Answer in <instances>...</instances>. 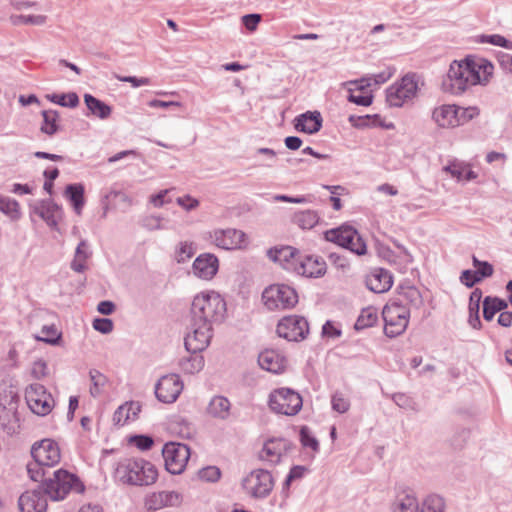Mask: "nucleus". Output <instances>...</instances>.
Returning a JSON list of instances; mask_svg holds the SVG:
<instances>
[{"label":"nucleus","mask_w":512,"mask_h":512,"mask_svg":"<svg viewBox=\"0 0 512 512\" xmlns=\"http://www.w3.org/2000/svg\"><path fill=\"white\" fill-rule=\"evenodd\" d=\"M25 400L30 410L40 416L48 415L54 407V399L46 388L38 383L25 389Z\"/></svg>","instance_id":"obj_13"},{"label":"nucleus","mask_w":512,"mask_h":512,"mask_svg":"<svg viewBox=\"0 0 512 512\" xmlns=\"http://www.w3.org/2000/svg\"><path fill=\"white\" fill-rule=\"evenodd\" d=\"M47 17L45 15H12L11 16V22L14 25H35V26H41L46 23Z\"/></svg>","instance_id":"obj_42"},{"label":"nucleus","mask_w":512,"mask_h":512,"mask_svg":"<svg viewBox=\"0 0 512 512\" xmlns=\"http://www.w3.org/2000/svg\"><path fill=\"white\" fill-rule=\"evenodd\" d=\"M194 252L195 250L192 243H182L179 248V261L191 258L194 255Z\"/></svg>","instance_id":"obj_59"},{"label":"nucleus","mask_w":512,"mask_h":512,"mask_svg":"<svg viewBox=\"0 0 512 512\" xmlns=\"http://www.w3.org/2000/svg\"><path fill=\"white\" fill-rule=\"evenodd\" d=\"M507 308V303L497 297H486L483 301V316L490 321L497 312Z\"/></svg>","instance_id":"obj_35"},{"label":"nucleus","mask_w":512,"mask_h":512,"mask_svg":"<svg viewBox=\"0 0 512 512\" xmlns=\"http://www.w3.org/2000/svg\"><path fill=\"white\" fill-rule=\"evenodd\" d=\"M90 380H91V387H90V393L93 397H97L102 395L106 387L108 386V379L105 375L100 373L97 370H91L90 371Z\"/></svg>","instance_id":"obj_38"},{"label":"nucleus","mask_w":512,"mask_h":512,"mask_svg":"<svg viewBox=\"0 0 512 512\" xmlns=\"http://www.w3.org/2000/svg\"><path fill=\"white\" fill-rule=\"evenodd\" d=\"M298 300L296 290L287 284H272L262 293L263 304L271 311L291 309Z\"/></svg>","instance_id":"obj_8"},{"label":"nucleus","mask_w":512,"mask_h":512,"mask_svg":"<svg viewBox=\"0 0 512 512\" xmlns=\"http://www.w3.org/2000/svg\"><path fill=\"white\" fill-rule=\"evenodd\" d=\"M212 337V327L191 321V331L185 337V347L192 354L205 350Z\"/></svg>","instance_id":"obj_19"},{"label":"nucleus","mask_w":512,"mask_h":512,"mask_svg":"<svg viewBox=\"0 0 512 512\" xmlns=\"http://www.w3.org/2000/svg\"><path fill=\"white\" fill-rule=\"evenodd\" d=\"M198 475L201 480L215 482L220 478L221 472L216 466H208L201 469Z\"/></svg>","instance_id":"obj_49"},{"label":"nucleus","mask_w":512,"mask_h":512,"mask_svg":"<svg viewBox=\"0 0 512 512\" xmlns=\"http://www.w3.org/2000/svg\"><path fill=\"white\" fill-rule=\"evenodd\" d=\"M261 21L260 14H248L242 17V23L250 32H254Z\"/></svg>","instance_id":"obj_55"},{"label":"nucleus","mask_w":512,"mask_h":512,"mask_svg":"<svg viewBox=\"0 0 512 512\" xmlns=\"http://www.w3.org/2000/svg\"><path fill=\"white\" fill-rule=\"evenodd\" d=\"M326 240L349 249L357 255H364L367 246L358 232L351 226H341L325 232Z\"/></svg>","instance_id":"obj_11"},{"label":"nucleus","mask_w":512,"mask_h":512,"mask_svg":"<svg viewBox=\"0 0 512 512\" xmlns=\"http://www.w3.org/2000/svg\"><path fill=\"white\" fill-rule=\"evenodd\" d=\"M479 41L481 43H489L495 46L500 47H508V40L501 35L492 34V35H481L479 36Z\"/></svg>","instance_id":"obj_52"},{"label":"nucleus","mask_w":512,"mask_h":512,"mask_svg":"<svg viewBox=\"0 0 512 512\" xmlns=\"http://www.w3.org/2000/svg\"><path fill=\"white\" fill-rule=\"evenodd\" d=\"M127 444L140 451H149L154 446V440L147 435H130L127 437Z\"/></svg>","instance_id":"obj_43"},{"label":"nucleus","mask_w":512,"mask_h":512,"mask_svg":"<svg viewBox=\"0 0 512 512\" xmlns=\"http://www.w3.org/2000/svg\"><path fill=\"white\" fill-rule=\"evenodd\" d=\"M367 287L375 293L387 292L393 285L392 275L385 269H374L367 277Z\"/></svg>","instance_id":"obj_26"},{"label":"nucleus","mask_w":512,"mask_h":512,"mask_svg":"<svg viewBox=\"0 0 512 512\" xmlns=\"http://www.w3.org/2000/svg\"><path fill=\"white\" fill-rule=\"evenodd\" d=\"M47 98L51 102L64 107H76L79 103V98L76 93L53 94L48 95Z\"/></svg>","instance_id":"obj_46"},{"label":"nucleus","mask_w":512,"mask_h":512,"mask_svg":"<svg viewBox=\"0 0 512 512\" xmlns=\"http://www.w3.org/2000/svg\"><path fill=\"white\" fill-rule=\"evenodd\" d=\"M141 405L138 402L130 401L121 405L114 413L113 420L118 425H125L138 418Z\"/></svg>","instance_id":"obj_28"},{"label":"nucleus","mask_w":512,"mask_h":512,"mask_svg":"<svg viewBox=\"0 0 512 512\" xmlns=\"http://www.w3.org/2000/svg\"><path fill=\"white\" fill-rule=\"evenodd\" d=\"M148 106L151 108H168V107H180L181 104L176 101H162V100H151L148 102Z\"/></svg>","instance_id":"obj_60"},{"label":"nucleus","mask_w":512,"mask_h":512,"mask_svg":"<svg viewBox=\"0 0 512 512\" xmlns=\"http://www.w3.org/2000/svg\"><path fill=\"white\" fill-rule=\"evenodd\" d=\"M323 334L327 337L334 338L340 336L341 332L333 322L328 321L323 326Z\"/></svg>","instance_id":"obj_61"},{"label":"nucleus","mask_w":512,"mask_h":512,"mask_svg":"<svg viewBox=\"0 0 512 512\" xmlns=\"http://www.w3.org/2000/svg\"><path fill=\"white\" fill-rule=\"evenodd\" d=\"M230 402L222 396L214 397L208 406V413L217 418L224 419L229 415Z\"/></svg>","instance_id":"obj_34"},{"label":"nucleus","mask_w":512,"mask_h":512,"mask_svg":"<svg viewBox=\"0 0 512 512\" xmlns=\"http://www.w3.org/2000/svg\"><path fill=\"white\" fill-rule=\"evenodd\" d=\"M444 170L459 181H469L477 177V174L471 169L469 164L461 162H452L445 166Z\"/></svg>","instance_id":"obj_31"},{"label":"nucleus","mask_w":512,"mask_h":512,"mask_svg":"<svg viewBox=\"0 0 512 512\" xmlns=\"http://www.w3.org/2000/svg\"><path fill=\"white\" fill-rule=\"evenodd\" d=\"M293 221L302 229H312L318 223V216L315 212L306 210L296 213Z\"/></svg>","instance_id":"obj_39"},{"label":"nucleus","mask_w":512,"mask_h":512,"mask_svg":"<svg viewBox=\"0 0 512 512\" xmlns=\"http://www.w3.org/2000/svg\"><path fill=\"white\" fill-rule=\"evenodd\" d=\"M184 372L194 374L204 367V358L198 353L192 354L187 360L181 363Z\"/></svg>","instance_id":"obj_44"},{"label":"nucleus","mask_w":512,"mask_h":512,"mask_svg":"<svg viewBox=\"0 0 512 512\" xmlns=\"http://www.w3.org/2000/svg\"><path fill=\"white\" fill-rule=\"evenodd\" d=\"M65 195L73 205L77 214H80L84 206V187L81 184H71L65 189Z\"/></svg>","instance_id":"obj_33"},{"label":"nucleus","mask_w":512,"mask_h":512,"mask_svg":"<svg viewBox=\"0 0 512 512\" xmlns=\"http://www.w3.org/2000/svg\"><path fill=\"white\" fill-rule=\"evenodd\" d=\"M377 321H378L377 309L374 307H367L361 311V313L355 323V328L357 330L369 328V327L374 326L377 323Z\"/></svg>","instance_id":"obj_37"},{"label":"nucleus","mask_w":512,"mask_h":512,"mask_svg":"<svg viewBox=\"0 0 512 512\" xmlns=\"http://www.w3.org/2000/svg\"><path fill=\"white\" fill-rule=\"evenodd\" d=\"M218 268V258L210 253L199 255L193 263L195 275L204 280L212 279L216 275Z\"/></svg>","instance_id":"obj_24"},{"label":"nucleus","mask_w":512,"mask_h":512,"mask_svg":"<svg viewBox=\"0 0 512 512\" xmlns=\"http://www.w3.org/2000/svg\"><path fill=\"white\" fill-rule=\"evenodd\" d=\"M333 409L339 413H345L350 406L349 400L342 394H335L332 398Z\"/></svg>","instance_id":"obj_54"},{"label":"nucleus","mask_w":512,"mask_h":512,"mask_svg":"<svg viewBox=\"0 0 512 512\" xmlns=\"http://www.w3.org/2000/svg\"><path fill=\"white\" fill-rule=\"evenodd\" d=\"M115 478L127 485L150 486L156 483L159 471L155 464L140 458H126L117 463Z\"/></svg>","instance_id":"obj_3"},{"label":"nucleus","mask_w":512,"mask_h":512,"mask_svg":"<svg viewBox=\"0 0 512 512\" xmlns=\"http://www.w3.org/2000/svg\"><path fill=\"white\" fill-rule=\"evenodd\" d=\"M419 505L415 496L403 494L398 497L393 506V512H418Z\"/></svg>","instance_id":"obj_36"},{"label":"nucleus","mask_w":512,"mask_h":512,"mask_svg":"<svg viewBox=\"0 0 512 512\" xmlns=\"http://www.w3.org/2000/svg\"><path fill=\"white\" fill-rule=\"evenodd\" d=\"M44 493L53 501L64 500L70 492L81 493L84 485L73 473L65 469L56 470L43 483Z\"/></svg>","instance_id":"obj_7"},{"label":"nucleus","mask_w":512,"mask_h":512,"mask_svg":"<svg viewBox=\"0 0 512 512\" xmlns=\"http://www.w3.org/2000/svg\"><path fill=\"white\" fill-rule=\"evenodd\" d=\"M275 260L285 262L287 269L310 278L323 276L327 269L326 263L321 257L312 255L301 256L295 248L290 246L276 250Z\"/></svg>","instance_id":"obj_5"},{"label":"nucleus","mask_w":512,"mask_h":512,"mask_svg":"<svg viewBox=\"0 0 512 512\" xmlns=\"http://www.w3.org/2000/svg\"><path fill=\"white\" fill-rule=\"evenodd\" d=\"M369 80L359 79L348 81L344 85L349 92L348 100L361 106H370L373 101V95L369 89Z\"/></svg>","instance_id":"obj_22"},{"label":"nucleus","mask_w":512,"mask_h":512,"mask_svg":"<svg viewBox=\"0 0 512 512\" xmlns=\"http://www.w3.org/2000/svg\"><path fill=\"white\" fill-rule=\"evenodd\" d=\"M41 491L30 490L24 492L18 501V506L21 512H46L47 499Z\"/></svg>","instance_id":"obj_23"},{"label":"nucleus","mask_w":512,"mask_h":512,"mask_svg":"<svg viewBox=\"0 0 512 512\" xmlns=\"http://www.w3.org/2000/svg\"><path fill=\"white\" fill-rule=\"evenodd\" d=\"M493 74V65L483 58L467 57L451 63L448 78L455 93L475 85L486 84Z\"/></svg>","instance_id":"obj_1"},{"label":"nucleus","mask_w":512,"mask_h":512,"mask_svg":"<svg viewBox=\"0 0 512 512\" xmlns=\"http://www.w3.org/2000/svg\"><path fill=\"white\" fill-rule=\"evenodd\" d=\"M287 450V442L283 438H271L267 440L262 450L259 452V457L269 463H278L282 455Z\"/></svg>","instance_id":"obj_25"},{"label":"nucleus","mask_w":512,"mask_h":512,"mask_svg":"<svg viewBox=\"0 0 512 512\" xmlns=\"http://www.w3.org/2000/svg\"><path fill=\"white\" fill-rule=\"evenodd\" d=\"M31 375L36 379L46 377L48 375L47 363L42 359L35 360L31 366Z\"/></svg>","instance_id":"obj_51"},{"label":"nucleus","mask_w":512,"mask_h":512,"mask_svg":"<svg viewBox=\"0 0 512 512\" xmlns=\"http://www.w3.org/2000/svg\"><path fill=\"white\" fill-rule=\"evenodd\" d=\"M114 77L116 79H118L119 81L130 83L135 88L140 87V86L149 85L151 83L150 78H147V77L137 78L134 76H121V75H117V74H115Z\"/></svg>","instance_id":"obj_53"},{"label":"nucleus","mask_w":512,"mask_h":512,"mask_svg":"<svg viewBox=\"0 0 512 512\" xmlns=\"http://www.w3.org/2000/svg\"><path fill=\"white\" fill-rule=\"evenodd\" d=\"M84 101L89 111L100 119H107L112 113V108L103 101L90 94H85Z\"/></svg>","instance_id":"obj_32"},{"label":"nucleus","mask_w":512,"mask_h":512,"mask_svg":"<svg viewBox=\"0 0 512 512\" xmlns=\"http://www.w3.org/2000/svg\"><path fill=\"white\" fill-rule=\"evenodd\" d=\"M480 110L476 106L461 107L455 104H442L432 111L434 123L442 129H453L477 118Z\"/></svg>","instance_id":"obj_6"},{"label":"nucleus","mask_w":512,"mask_h":512,"mask_svg":"<svg viewBox=\"0 0 512 512\" xmlns=\"http://www.w3.org/2000/svg\"><path fill=\"white\" fill-rule=\"evenodd\" d=\"M0 211L12 220H18L21 217L20 205L14 199L0 196Z\"/></svg>","instance_id":"obj_40"},{"label":"nucleus","mask_w":512,"mask_h":512,"mask_svg":"<svg viewBox=\"0 0 512 512\" xmlns=\"http://www.w3.org/2000/svg\"><path fill=\"white\" fill-rule=\"evenodd\" d=\"M377 191L382 194L389 195V196H396L398 194L397 188L388 183L379 185L377 187Z\"/></svg>","instance_id":"obj_62"},{"label":"nucleus","mask_w":512,"mask_h":512,"mask_svg":"<svg viewBox=\"0 0 512 512\" xmlns=\"http://www.w3.org/2000/svg\"><path fill=\"white\" fill-rule=\"evenodd\" d=\"M38 341L56 344L61 338V332L55 325L43 326L40 335L35 337Z\"/></svg>","instance_id":"obj_45"},{"label":"nucleus","mask_w":512,"mask_h":512,"mask_svg":"<svg viewBox=\"0 0 512 512\" xmlns=\"http://www.w3.org/2000/svg\"><path fill=\"white\" fill-rule=\"evenodd\" d=\"M394 73H395V69L389 67L377 74H374L371 76H366V77H363L362 79L369 80L368 83H369V89H370L372 86H378V85L386 83L394 75Z\"/></svg>","instance_id":"obj_48"},{"label":"nucleus","mask_w":512,"mask_h":512,"mask_svg":"<svg viewBox=\"0 0 512 512\" xmlns=\"http://www.w3.org/2000/svg\"><path fill=\"white\" fill-rule=\"evenodd\" d=\"M31 456L38 465L54 467L61 461V449L55 440L46 438L32 445Z\"/></svg>","instance_id":"obj_14"},{"label":"nucleus","mask_w":512,"mask_h":512,"mask_svg":"<svg viewBox=\"0 0 512 512\" xmlns=\"http://www.w3.org/2000/svg\"><path fill=\"white\" fill-rule=\"evenodd\" d=\"M302 397L293 389L282 387L274 389L268 400L272 411L287 416L296 415L302 408Z\"/></svg>","instance_id":"obj_9"},{"label":"nucleus","mask_w":512,"mask_h":512,"mask_svg":"<svg viewBox=\"0 0 512 512\" xmlns=\"http://www.w3.org/2000/svg\"><path fill=\"white\" fill-rule=\"evenodd\" d=\"M472 262L475 270H464L460 275L461 283L468 288L492 276L494 272L492 264L486 261H480L476 256L472 257Z\"/></svg>","instance_id":"obj_20"},{"label":"nucleus","mask_w":512,"mask_h":512,"mask_svg":"<svg viewBox=\"0 0 512 512\" xmlns=\"http://www.w3.org/2000/svg\"><path fill=\"white\" fill-rule=\"evenodd\" d=\"M417 92L418 81L415 74H406L387 89L386 99L390 106L401 107L412 100Z\"/></svg>","instance_id":"obj_10"},{"label":"nucleus","mask_w":512,"mask_h":512,"mask_svg":"<svg viewBox=\"0 0 512 512\" xmlns=\"http://www.w3.org/2000/svg\"><path fill=\"white\" fill-rule=\"evenodd\" d=\"M93 328L101 333H109L113 329V323L110 319L100 318L93 321Z\"/></svg>","instance_id":"obj_57"},{"label":"nucleus","mask_w":512,"mask_h":512,"mask_svg":"<svg viewBox=\"0 0 512 512\" xmlns=\"http://www.w3.org/2000/svg\"><path fill=\"white\" fill-rule=\"evenodd\" d=\"M276 332L279 337L288 341H300L309 333V325L304 317L289 315L278 322Z\"/></svg>","instance_id":"obj_15"},{"label":"nucleus","mask_w":512,"mask_h":512,"mask_svg":"<svg viewBox=\"0 0 512 512\" xmlns=\"http://www.w3.org/2000/svg\"><path fill=\"white\" fill-rule=\"evenodd\" d=\"M285 145L290 150H297L301 147L302 141L299 137L289 136L285 139Z\"/></svg>","instance_id":"obj_64"},{"label":"nucleus","mask_w":512,"mask_h":512,"mask_svg":"<svg viewBox=\"0 0 512 512\" xmlns=\"http://www.w3.org/2000/svg\"><path fill=\"white\" fill-rule=\"evenodd\" d=\"M43 121L40 125V131L48 136H53L60 129V115L56 110L42 111Z\"/></svg>","instance_id":"obj_30"},{"label":"nucleus","mask_w":512,"mask_h":512,"mask_svg":"<svg viewBox=\"0 0 512 512\" xmlns=\"http://www.w3.org/2000/svg\"><path fill=\"white\" fill-rule=\"evenodd\" d=\"M322 126L321 114L317 111L306 112L295 119V128L308 134L316 133Z\"/></svg>","instance_id":"obj_27"},{"label":"nucleus","mask_w":512,"mask_h":512,"mask_svg":"<svg viewBox=\"0 0 512 512\" xmlns=\"http://www.w3.org/2000/svg\"><path fill=\"white\" fill-rule=\"evenodd\" d=\"M260 367L268 372L281 374L286 371L288 361L285 355L276 349H265L258 356Z\"/></svg>","instance_id":"obj_21"},{"label":"nucleus","mask_w":512,"mask_h":512,"mask_svg":"<svg viewBox=\"0 0 512 512\" xmlns=\"http://www.w3.org/2000/svg\"><path fill=\"white\" fill-rule=\"evenodd\" d=\"M43 465H38L35 461L27 465V472L33 481H40L44 476Z\"/></svg>","instance_id":"obj_56"},{"label":"nucleus","mask_w":512,"mask_h":512,"mask_svg":"<svg viewBox=\"0 0 512 512\" xmlns=\"http://www.w3.org/2000/svg\"><path fill=\"white\" fill-rule=\"evenodd\" d=\"M444 500L437 495L427 497L422 506V512H444Z\"/></svg>","instance_id":"obj_47"},{"label":"nucleus","mask_w":512,"mask_h":512,"mask_svg":"<svg viewBox=\"0 0 512 512\" xmlns=\"http://www.w3.org/2000/svg\"><path fill=\"white\" fill-rule=\"evenodd\" d=\"M177 203L186 210L195 209L199 205L198 200L189 195L178 197Z\"/></svg>","instance_id":"obj_58"},{"label":"nucleus","mask_w":512,"mask_h":512,"mask_svg":"<svg viewBox=\"0 0 512 512\" xmlns=\"http://www.w3.org/2000/svg\"><path fill=\"white\" fill-rule=\"evenodd\" d=\"M416 296H418V291L409 287L399 292L396 298L391 299L383 307L384 334L387 337L394 338L406 331L410 321V308L405 301Z\"/></svg>","instance_id":"obj_2"},{"label":"nucleus","mask_w":512,"mask_h":512,"mask_svg":"<svg viewBox=\"0 0 512 512\" xmlns=\"http://www.w3.org/2000/svg\"><path fill=\"white\" fill-rule=\"evenodd\" d=\"M242 485L249 495L260 498L271 492L274 482L267 470L257 469L244 478Z\"/></svg>","instance_id":"obj_16"},{"label":"nucleus","mask_w":512,"mask_h":512,"mask_svg":"<svg viewBox=\"0 0 512 512\" xmlns=\"http://www.w3.org/2000/svg\"><path fill=\"white\" fill-rule=\"evenodd\" d=\"M349 122L356 128L366 127H383L386 129H392L394 125L392 123H386L385 118L379 114L355 116L349 117Z\"/></svg>","instance_id":"obj_29"},{"label":"nucleus","mask_w":512,"mask_h":512,"mask_svg":"<svg viewBox=\"0 0 512 512\" xmlns=\"http://www.w3.org/2000/svg\"><path fill=\"white\" fill-rule=\"evenodd\" d=\"M226 304L221 295L215 291H204L197 294L191 304V321L195 324H207L222 320Z\"/></svg>","instance_id":"obj_4"},{"label":"nucleus","mask_w":512,"mask_h":512,"mask_svg":"<svg viewBox=\"0 0 512 512\" xmlns=\"http://www.w3.org/2000/svg\"><path fill=\"white\" fill-rule=\"evenodd\" d=\"M211 237L214 244L224 250L245 249L249 245L247 235L237 229L215 230Z\"/></svg>","instance_id":"obj_17"},{"label":"nucleus","mask_w":512,"mask_h":512,"mask_svg":"<svg viewBox=\"0 0 512 512\" xmlns=\"http://www.w3.org/2000/svg\"><path fill=\"white\" fill-rule=\"evenodd\" d=\"M165 468L171 474H181L190 458V449L187 445L178 442H168L162 449Z\"/></svg>","instance_id":"obj_12"},{"label":"nucleus","mask_w":512,"mask_h":512,"mask_svg":"<svg viewBox=\"0 0 512 512\" xmlns=\"http://www.w3.org/2000/svg\"><path fill=\"white\" fill-rule=\"evenodd\" d=\"M300 441L304 447H308L313 451L318 449V441L311 435V432L307 427L301 428Z\"/></svg>","instance_id":"obj_50"},{"label":"nucleus","mask_w":512,"mask_h":512,"mask_svg":"<svg viewBox=\"0 0 512 512\" xmlns=\"http://www.w3.org/2000/svg\"><path fill=\"white\" fill-rule=\"evenodd\" d=\"M183 386V382L177 374L165 375L156 384V397L163 403H173L181 394Z\"/></svg>","instance_id":"obj_18"},{"label":"nucleus","mask_w":512,"mask_h":512,"mask_svg":"<svg viewBox=\"0 0 512 512\" xmlns=\"http://www.w3.org/2000/svg\"><path fill=\"white\" fill-rule=\"evenodd\" d=\"M88 257L89 253L87 244L86 242L82 241L77 246L75 257L71 264L72 269L77 272L84 271L86 269V262Z\"/></svg>","instance_id":"obj_41"},{"label":"nucleus","mask_w":512,"mask_h":512,"mask_svg":"<svg viewBox=\"0 0 512 512\" xmlns=\"http://www.w3.org/2000/svg\"><path fill=\"white\" fill-rule=\"evenodd\" d=\"M305 468L302 466H295L290 470V473L287 477V484H289L292 480L301 478L304 475Z\"/></svg>","instance_id":"obj_63"}]
</instances>
